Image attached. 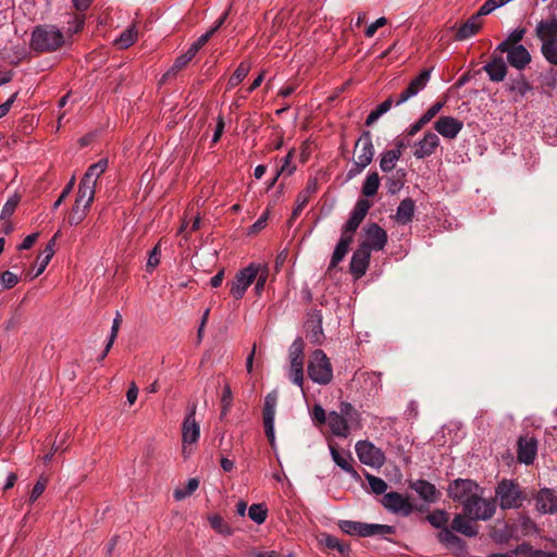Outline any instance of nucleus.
<instances>
[{
  "mask_svg": "<svg viewBox=\"0 0 557 557\" xmlns=\"http://www.w3.org/2000/svg\"><path fill=\"white\" fill-rule=\"evenodd\" d=\"M394 100L392 97L384 100L382 103H380L374 110H372L369 115L366 119V125L370 126L374 122H376L383 114L388 112L394 104Z\"/></svg>",
  "mask_w": 557,
  "mask_h": 557,
  "instance_id": "obj_42",
  "label": "nucleus"
},
{
  "mask_svg": "<svg viewBox=\"0 0 557 557\" xmlns=\"http://www.w3.org/2000/svg\"><path fill=\"white\" fill-rule=\"evenodd\" d=\"M474 521L475 520L468 518L463 511L462 513L455 515L449 529L468 537H474L479 533V527Z\"/></svg>",
  "mask_w": 557,
  "mask_h": 557,
  "instance_id": "obj_27",
  "label": "nucleus"
},
{
  "mask_svg": "<svg viewBox=\"0 0 557 557\" xmlns=\"http://www.w3.org/2000/svg\"><path fill=\"white\" fill-rule=\"evenodd\" d=\"M308 375L318 384L326 385L333 379V368L330 359L322 349H315L308 363Z\"/></svg>",
  "mask_w": 557,
  "mask_h": 557,
  "instance_id": "obj_5",
  "label": "nucleus"
},
{
  "mask_svg": "<svg viewBox=\"0 0 557 557\" xmlns=\"http://www.w3.org/2000/svg\"><path fill=\"white\" fill-rule=\"evenodd\" d=\"M355 149H359L357 160L368 165L372 162L374 157V146L372 143L371 133L369 131L362 132L355 145Z\"/></svg>",
  "mask_w": 557,
  "mask_h": 557,
  "instance_id": "obj_26",
  "label": "nucleus"
},
{
  "mask_svg": "<svg viewBox=\"0 0 557 557\" xmlns=\"http://www.w3.org/2000/svg\"><path fill=\"white\" fill-rule=\"evenodd\" d=\"M539 441L530 434H522L517 440V461L525 466L533 465L537 456Z\"/></svg>",
  "mask_w": 557,
  "mask_h": 557,
  "instance_id": "obj_12",
  "label": "nucleus"
},
{
  "mask_svg": "<svg viewBox=\"0 0 557 557\" xmlns=\"http://www.w3.org/2000/svg\"><path fill=\"white\" fill-rule=\"evenodd\" d=\"M312 419L318 424H324L327 422V414L320 405H314L312 409Z\"/></svg>",
  "mask_w": 557,
  "mask_h": 557,
  "instance_id": "obj_64",
  "label": "nucleus"
},
{
  "mask_svg": "<svg viewBox=\"0 0 557 557\" xmlns=\"http://www.w3.org/2000/svg\"><path fill=\"white\" fill-rule=\"evenodd\" d=\"M259 274V267L256 262L249 263L247 267L240 269L233 281L231 282L230 294L239 300L245 296L248 287L253 283L257 275Z\"/></svg>",
  "mask_w": 557,
  "mask_h": 557,
  "instance_id": "obj_8",
  "label": "nucleus"
},
{
  "mask_svg": "<svg viewBox=\"0 0 557 557\" xmlns=\"http://www.w3.org/2000/svg\"><path fill=\"white\" fill-rule=\"evenodd\" d=\"M309 202V196L306 191H301L298 194L296 198V207L293 210V213L288 220L289 223H292L294 220L297 219V216L300 214V212L304 210V208Z\"/></svg>",
  "mask_w": 557,
  "mask_h": 557,
  "instance_id": "obj_55",
  "label": "nucleus"
},
{
  "mask_svg": "<svg viewBox=\"0 0 557 557\" xmlns=\"http://www.w3.org/2000/svg\"><path fill=\"white\" fill-rule=\"evenodd\" d=\"M535 508L541 515L557 513V492L554 488H541L534 496Z\"/></svg>",
  "mask_w": 557,
  "mask_h": 557,
  "instance_id": "obj_16",
  "label": "nucleus"
},
{
  "mask_svg": "<svg viewBox=\"0 0 557 557\" xmlns=\"http://www.w3.org/2000/svg\"><path fill=\"white\" fill-rule=\"evenodd\" d=\"M196 408L197 405L193 404L188 407V412L183 421L182 425V440L183 444H194L199 440L200 426L196 421ZM183 453H186V446L183 447Z\"/></svg>",
  "mask_w": 557,
  "mask_h": 557,
  "instance_id": "obj_13",
  "label": "nucleus"
},
{
  "mask_svg": "<svg viewBox=\"0 0 557 557\" xmlns=\"http://www.w3.org/2000/svg\"><path fill=\"white\" fill-rule=\"evenodd\" d=\"M496 510L494 499H484L482 494L474 497L470 504L466 505L465 515L472 520H488L491 519Z\"/></svg>",
  "mask_w": 557,
  "mask_h": 557,
  "instance_id": "obj_11",
  "label": "nucleus"
},
{
  "mask_svg": "<svg viewBox=\"0 0 557 557\" xmlns=\"http://www.w3.org/2000/svg\"><path fill=\"white\" fill-rule=\"evenodd\" d=\"M525 34L524 28H516L511 33L508 34L506 39H504L500 44H498L494 50V52L505 53L506 50L517 47L521 45L520 41L523 39Z\"/></svg>",
  "mask_w": 557,
  "mask_h": 557,
  "instance_id": "obj_34",
  "label": "nucleus"
},
{
  "mask_svg": "<svg viewBox=\"0 0 557 557\" xmlns=\"http://www.w3.org/2000/svg\"><path fill=\"white\" fill-rule=\"evenodd\" d=\"M330 453L335 465L338 466L343 471L355 479L359 476L358 472L351 465L352 457L349 451L341 453L334 446H330Z\"/></svg>",
  "mask_w": 557,
  "mask_h": 557,
  "instance_id": "obj_30",
  "label": "nucleus"
},
{
  "mask_svg": "<svg viewBox=\"0 0 557 557\" xmlns=\"http://www.w3.org/2000/svg\"><path fill=\"white\" fill-rule=\"evenodd\" d=\"M400 159L399 150H386L380 154V169L388 173L395 169L397 161Z\"/></svg>",
  "mask_w": 557,
  "mask_h": 557,
  "instance_id": "obj_38",
  "label": "nucleus"
},
{
  "mask_svg": "<svg viewBox=\"0 0 557 557\" xmlns=\"http://www.w3.org/2000/svg\"><path fill=\"white\" fill-rule=\"evenodd\" d=\"M366 479L370 485L371 491L376 495H384L387 490V483L373 474L367 473Z\"/></svg>",
  "mask_w": 557,
  "mask_h": 557,
  "instance_id": "obj_49",
  "label": "nucleus"
},
{
  "mask_svg": "<svg viewBox=\"0 0 557 557\" xmlns=\"http://www.w3.org/2000/svg\"><path fill=\"white\" fill-rule=\"evenodd\" d=\"M425 520L434 528L440 529V531L444 529H449L447 527V522L449 520L448 513L445 510L436 509L433 512L429 513L425 517Z\"/></svg>",
  "mask_w": 557,
  "mask_h": 557,
  "instance_id": "obj_41",
  "label": "nucleus"
},
{
  "mask_svg": "<svg viewBox=\"0 0 557 557\" xmlns=\"http://www.w3.org/2000/svg\"><path fill=\"white\" fill-rule=\"evenodd\" d=\"M160 256H161V245L158 243L149 252L148 260H147V271L152 272L160 263Z\"/></svg>",
  "mask_w": 557,
  "mask_h": 557,
  "instance_id": "obj_54",
  "label": "nucleus"
},
{
  "mask_svg": "<svg viewBox=\"0 0 557 557\" xmlns=\"http://www.w3.org/2000/svg\"><path fill=\"white\" fill-rule=\"evenodd\" d=\"M0 278H1V286L3 289H11L18 283V276L11 271L2 272Z\"/></svg>",
  "mask_w": 557,
  "mask_h": 557,
  "instance_id": "obj_57",
  "label": "nucleus"
},
{
  "mask_svg": "<svg viewBox=\"0 0 557 557\" xmlns=\"http://www.w3.org/2000/svg\"><path fill=\"white\" fill-rule=\"evenodd\" d=\"M189 62V59L184 53L178 55L175 59L173 65L163 74L160 83H164L165 81L175 76L180 71L186 67Z\"/></svg>",
  "mask_w": 557,
  "mask_h": 557,
  "instance_id": "obj_45",
  "label": "nucleus"
},
{
  "mask_svg": "<svg viewBox=\"0 0 557 557\" xmlns=\"http://www.w3.org/2000/svg\"><path fill=\"white\" fill-rule=\"evenodd\" d=\"M371 206L372 202L368 199L361 198L357 200L349 219L342 227V235L333 251L329 269L335 268L344 260L354 240V235L368 214Z\"/></svg>",
  "mask_w": 557,
  "mask_h": 557,
  "instance_id": "obj_1",
  "label": "nucleus"
},
{
  "mask_svg": "<svg viewBox=\"0 0 557 557\" xmlns=\"http://www.w3.org/2000/svg\"><path fill=\"white\" fill-rule=\"evenodd\" d=\"M209 522L211 528L218 531L219 533L230 534V529L224 525L222 517L214 515L209 518Z\"/></svg>",
  "mask_w": 557,
  "mask_h": 557,
  "instance_id": "obj_62",
  "label": "nucleus"
},
{
  "mask_svg": "<svg viewBox=\"0 0 557 557\" xmlns=\"http://www.w3.org/2000/svg\"><path fill=\"white\" fill-rule=\"evenodd\" d=\"M355 449L360 462L366 466L381 468L386 461L384 451L370 441H358Z\"/></svg>",
  "mask_w": 557,
  "mask_h": 557,
  "instance_id": "obj_9",
  "label": "nucleus"
},
{
  "mask_svg": "<svg viewBox=\"0 0 557 557\" xmlns=\"http://www.w3.org/2000/svg\"><path fill=\"white\" fill-rule=\"evenodd\" d=\"M380 182L377 172L369 173L362 184V195L366 197H374L379 190Z\"/></svg>",
  "mask_w": 557,
  "mask_h": 557,
  "instance_id": "obj_40",
  "label": "nucleus"
},
{
  "mask_svg": "<svg viewBox=\"0 0 557 557\" xmlns=\"http://www.w3.org/2000/svg\"><path fill=\"white\" fill-rule=\"evenodd\" d=\"M307 337L313 344H322L324 339V333L322 327V312L321 310L313 309L308 313V320L306 322Z\"/></svg>",
  "mask_w": 557,
  "mask_h": 557,
  "instance_id": "obj_20",
  "label": "nucleus"
},
{
  "mask_svg": "<svg viewBox=\"0 0 557 557\" xmlns=\"http://www.w3.org/2000/svg\"><path fill=\"white\" fill-rule=\"evenodd\" d=\"M47 485V479L40 478L36 484L34 485L30 495H29V503L34 504L45 492Z\"/></svg>",
  "mask_w": 557,
  "mask_h": 557,
  "instance_id": "obj_59",
  "label": "nucleus"
},
{
  "mask_svg": "<svg viewBox=\"0 0 557 557\" xmlns=\"http://www.w3.org/2000/svg\"><path fill=\"white\" fill-rule=\"evenodd\" d=\"M339 529L348 535H358L361 537L385 536L395 533V527L379 523H364L359 521L342 520L338 523Z\"/></svg>",
  "mask_w": 557,
  "mask_h": 557,
  "instance_id": "obj_4",
  "label": "nucleus"
},
{
  "mask_svg": "<svg viewBox=\"0 0 557 557\" xmlns=\"http://www.w3.org/2000/svg\"><path fill=\"white\" fill-rule=\"evenodd\" d=\"M409 487L413 490L418 496L428 504H433L438 499L440 492L431 482L419 479L409 482Z\"/></svg>",
  "mask_w": 557,
  "mask_h": 557,
  "instance_id": "obj_25",
  "label": "nucleus"
},
{
  "mask_svg": "<svg viewBox=\"0 0 557 557\" xmlns=\"http://www.w3.org/2000/svg\"><path fill=\"white\" fill-rule=\"evenodd\" d=\"M493 52L491 60L482 67L493 83L503 82L507 75L508 67L500 54Z\"/></svg>",
  "mask_w": 557,
  "mask_h": 557,
  "instance_id": "obj_21",
  "label": "nucleus"
},
{
  "mask_svg": "<svg viewBox=\"0 0 557 557\" xmlns=\"http://www.w3.org/2000/svg\"><path fill=\"white\" fill-rule=\"evenodd\" d=\"M293 157H294V151L290 150L284 157L283 164L281 165L280 170L277 171V176H280L282 174H285V175L289 176V175H292L295 172L296 166L294 164H292Z\"/></svg>",
  "mask_w": 557,
  "mask_h": 557,
  "instance_id": "obj_56",
  "label": "nucleus"
},
{
  "mask_svg": "<svg viewBox=\"0 0 557 557\" xmlns=\"http://www.w3.org/2000/svg\"><path fill=\"white\" fill-rule=\"evenodd\" d=\"M535 34L539 38H557V15H553L547 21H540L535 27Z\"/></svg>",
  "mask_w": 557,
  "mask_h": 557,
  "instance_id": "obj_36",
  "label": "nucleus"
},
{
  "mask_svg": "<svg viewBox=\"0 0 557 557\" xmlns=\"http://www.w3.org/2000/svg\"><path fill=\"white\" fill-rule=\"evenodd\" d=\"M64 44L60 29L51 25H39L32 34L30 46L35 51H54Z\"/></svg>",
  "mask_w": 557,
  "mask_h": 557,
  "instance_id": "obj_2",
  "label": "nucleus"
},
{
  "mask_svg": "<svg viewBox=\"0 0 557 557\" xmlns=\"http://www.w3.org/2000/svg\"><path fill=\"white\" fill-rule=\"evenodd\" d=\"M495 495L499 500L503 510L519 509L525 496L519 484L513 480L503 479L495 488Z\"/></svg>",
  "mask_w": 557,
  "mask_h": 557,
  "instance_id": "obj_3",
  "label": "nucleus"
},
{
  "mask_svg": "<svg viewBox=\"0 0 557 557\" xmlns=\"http://www.w3.org/2000/svg\"><path fill=\"white\" fill-rule=\"evenodd\" d=\"M339 411L345 417V422L350 428H361V414L360 412L348 401H342L339 404Z\"/></svg>",
  "mask_w": 557,
  "mask_h": 557,
  "instance_id": "obj_32",
  "label": "nucleus"
},
{
  "mask_svg": "<svg viewBox=\"0 0 557 557\" xmlns=\"http://www.w3.org/2000/svg\"><path fill=\"white\" fill-rule=\"evenodd\" d=\"M447 493L451 499L462 504L465 510L467 504H470L479 494H483V490L473 480L456 479L448 485Z\"/></svg>",
  "mask_w": 557,
  "mask_h": 557,
  "instance_id": "obj_6",
  "label": "nucleus"
},
{
  "mask_svg": "<svg viewBox=\"0 0 557 557\" xmlns=\"http://www.w3.org/2000/svg\"><path fill=\"white\" fill-rule=\"evenodd\" d=\"M431 72L432 69L422 70L417 77L410 81L407 88L400 92L398 99L395 101V104L400 106L423 90L430 81Z\"/></svg>",
  "mask_w": 557,
  "mask_h": 557,
  "instance_id": "obj_17",
  "label": "nucleus"
},
{
  "mask_svg": "<svg viewBox=\"0 0 557 557\" xmlns=\"http://www.w3.org/2000/svg\"><path fill=\"white\" fill-rule=\"evenodd\" d=\"M108 168V160L101 159L98 162L88 166L86 173L79 182L78 188L84 189L83 194L88 193L90 197L91 194L96 193V183L97 180L106 172Z\"/></svg>",
  "mask_w": 557,
  "mask_h": 557,
  "instance_id": "obj_15",
  "label": "nucleus"
},
{
  "mask_svg": "<svg viewBox=\"0 0 557 557\" xmlns=\"http://www.w3.org/2000/svg\"><path fill=\"white\" fill-rule=\"evenodd\" d=\"M277 404L276 392H271L264 397L263 418H275V409Z\"/></svg>",
  "mask_w": 557,
  "mask_h": 557,
  "instance_id": "obj_51",
  "label": "nucleus"
},
{
  "mask_svg": "<svg viewBox=\"0 0 557 557\" xmlns=\"http://www.w3.org/2000/svg\"><path fill=\"white\" fill-rule=\"evenodd\" d=\"M445 101H437L433 103L421 116L420 119L428 124L432 121V119L443 109Z\"/></svg>",
  "mask_w": 557,
  "mask_h": 557,
  "instance_id": "obj_58",
  "label": "nucleus"
},
{
  "mask_svg": "<svg viewBox=\"0 0 557 557\" xmlns=\"http://www.w3.org/2000/svg\"><path fill=\"white\" fill-rule=\"evenodd\" d=\"M320 543L330 549H336L342 556H350V546L348 544L342 543L336 536L332 534L321 533Z\"/></svg>",
  "mask_w": 557,
  "mask_h": 557,
  "instance_id": "obj_33",
  "label": "nucleus"
},
{
  "mask_svg": "<svg viewBox=\"0 0 557 557\" xmlns=\"http://www.w3.org/2000/svg\"><path fill=\"white\" fill-rule=\"evenodd\" d=\"M250 69H251L250 62H248V61L240 62L227 82V89H233L237 85H239L247 77Z\"/></svg>",
  "mask_w": 557,
  "mask_h": 557,
  "instance_id": "obj_39",
  "label": "nucleus"
},
{
  "mask_svg": "<svg viewBox=\"0 0 557 557\" xmlns=\"http://www.w3.org/2000/svg\"><path fill=\"white\" fill-rule=\"evenodd\" d=\"M137 39V30L135 27L125 29L119 38L115 39L114 44L120 49H126L131 47Z\"/></svg>",
  "mask_w": 557,
  "mask_h": 557,
  "instance_id": "obj_46",
  "label": "nucleus"
},
{
  "mask_svg": "<svg viewBox=\"0 0 557 557\" xmlns=\"http://www.w3.org/2000/svg\"><path fill=\"white\" fill-rule=\"evenodd\" d=\"M199 486V481L195 478L193 479H189L187 481V484L184 488H176L174 491V498L176 500H182L184 498H186L187 496H190Z\"/></svg>",
  "mask_w": 557,
  "mask_h": 557,
  "instance_id": "obj_50",
  "label": "nucleus"
},
{
  "mask_svg": "<svg viewBox=\"0 0 557 557\" xmlns=\"http://www.w3.org/2000/svg\"><path fill=\"white\" fill-rule=\"evenodd\" d=\"M121 323H122V317L120 313H116L115 318L113 319V323L111 326V333H110V336L108 339V349H111V347L117 336V332L121 326Z\"/></svg>",
  "mask_w": 557,
  "mask_h": 557,
  "instance_id": "obj_61",
  "label": "nucleus"
},
{
  "mask_svg": "<svg viewBox=\"0 0 557 557\" xmlns=\"http://www.w3.org/2000/svg\"><path fill=\"white\" fill-rule=\"evenodd\" d=\"M371 252L364 248L358 247L351 256L349 269L356 278L362 277L370 263Z\"/></svg>",
  "mask_w": 557,
  "mask_h": 557,
  "instance_id": "obj_23",
  "label": "nucleus"
},
{
  "mask_svg": "<svg viewBox=\"0 0 557 557\" xmlns=\"http://www.w3.org/2000/svg\"><path fill=\"white\" fill-rule=\"evenodd\" d=\"M542 41L541 52L544 59L552 65L557 66V38H540Z\"/></svg>",
  "mask_w": 557,
  "mask_h": 557,
  "instance_id": "obj_35",
  "label": "nucleus"
},
{
  "mask_svg": "<svg viewBox=\"0 0 557 557\" xmlns=\"http://www.w3.org/2000/svg\"><path fill=\"white\" fill-rule=\"evenodd\" d=\"M363 240L359 247L367 249L368 251H380L387 243V233L377 223H368L363 230Z\"/></svg>",
  "mask_w": 557,
  "mask_h": 557,
  "instance_id": "obj_10",
  "label": "nucleus"
},
{
  "mask_svg": "<svg viewBox=\"0 0 557 557\" xmlns=\"http://www.w3.org/2000/svg\"><path fill=\"white\" fill-rule=\"evenodd\" d=\"M382 506L391 513L401 517H408L413 511H421V507H417L408 496L392 491L385 493L381 499Z\"/></svg>",
  "mask_w": 557,
  "mask_h": 557,
  "instance_id": "obj_7",
  "label": "nucleus"
},
{
  "mask_svg": "<svg viewBox=\"0 0 557 557\" xmlns=\"http://www.w3.org/2000/svg\"><path fill=\"white\" fill-rule=\"evenodd\" d=\"M249 518L257 524H261L268 517V508L264 504H252L248 509Z\"/></svg>",
  "mask_w": 557,
  "mask_h": 557,
  "instance_id": "obj_47",
  "label": "nucleus"
},
{
  "mask_svg": "<svg viewBox=\"0 0 557 557\" xmlns=\"http://www.w3.org/2000/svg\"><path fill=\"white\" fill-rule=\"evenodd\" d=\"M532 85L527 79L524 74H519L517 77L511 78L507 84V90L510 92H516L520 97H524L529 91L532 90Z\"/></svg>",
  "mask_w": 557,
  "mask_h": 557,
  "instance_id": "obj_37",
  "label": "nucleus"
},
{
  "mask_svg": "<svg viewBox=\"0 0 557 557\" xmlns=\"http://www.w3.org/2000/svg\"><path fill=\"white\" fill-rule=\"evenodd\" d=\"M305 343L301 337H297L290 345L288 354L290 360H305Z\"/></svg>",
  "mask_w": 557,
  "mask_h": 557,
  "instance_id": "obj_52",
  "label": "nucleus"
},
{
  "mask_svg": "<svg viewBox=\"0 0 557 557\" xmlns=\"http://www.w3.org/2000/svg\"><path fill=\"white\" fill-rule=\"evenodd\" d=\"M440 145V138L436 134L428 132L421 140L416 144L413 156L417 159L430 157Z\"/></svg>",
  "mask_w": 557,
  "mask_h": 557,
  "instance_id": "obj_28",
  "label": "nucleus"
},
{
  "mask_svg": "<svg viewBox=\"0 0 557 557\" xmlns=\"http://www.w3.org/2000/svg\"><path fill=\"white\" fill-rule=\"evenodd\" d=\"M507 62L515 69L524 70L532 60L531 53L523 45H518L505 51Z\"/></svg>",
  "mask_w": 557,
  "mask_h": 557,
  "instance_id": "obj_24",
  "label": "nucleus"
},
{
  "mask_svg": "<svg viewBox=\"0 0 557 557\" xmlns=\"http://www.w3.org/2000/svg\"><path fill=\"white\" fill-rule=\"evenodd\" d=\"M541 82L543 86L554 89L557 86V74L550 69L541 75Z\"/></svg>",
  "mask_w": 557,
  "mask_h": 557,
  "instance_id": "obj_60",
  "label": "nucleus"
},
{
  "mask_svg": "<svg viewBox=\"0 0 557 557\" xmlns=\"http://www.w3.org/2000/svg\"><path fill=\"white\" fill-rule=\"evenodd\" d=\"M462 127V121L448 115L440 116L434 123V129L446 139H455Z\"/></svg>",
  "mask_w": 557,
  "mask_h": 557,
  "instance_id": "obj_18",
  "label": "nucleus"
},
{
  "mask_svg": "<svg viewBox=\"0 0 557 557\" xmlns=\"http://www.w3.org/2000/svg\"><path fill=\"white\" fill-rule=\"evenodd\" d=\"M416 202L411 198L403 199L396 210L395 220L398 224L406 225L413 219Z\"/></svg>",
  "mask_w": 557,
  "mask_h": 557,
  "instance_id": "obj_31",
  "label": "nucleus"
},
{
  "mask_svg": "<svg viewBox=\"0 0 557 557\" xmlns=\"http://www.w3.org/2000/svg\"><path fill=\"white\" fill-rule=\"evenodd\" d=\"M437 541L451 550L454 555L461 556L467 553V543L456 535L451 529H444L436 535Z\"/></svg>",
  "mask_w": 557,
  "mask_h": 557,
  "instance_id": "obj_19",
  "label": "nucleus"
},
{
  "mask_svg": "<svg viewBox=\"0 0 557 557\" xmlns=\"http://www.w3.org/2000/svg\"><path fill=\"white\" fill-rule=\"evenodd\" d=\"M327 424L333 435L343 438L349 436V425L345 422V417L341 413V411L329 412Z\"/></svg>",
  "mask_w": 557,
  "mask_h": 557,
  "instance_id": "obj_29",
  "label": "nucleus"
},
{
  "mask_svg": "<svg viewBox=\"0 0 557 557\" xmlns=\"http://www.w3.org/2000/svg\"><path fill=\"white\" fill-rule=\"evenodd\" d=\"M232 401H233L232 389H231V386L228 384H226L223 387L222 397H221V404H222L221 417H220L221 419H223L228 413V411L232 407Z\"/></svg>",
  "mask_w": 557,
  "mask_h": 557,
  "instance_id": "obj_53",
  "label": "nucleus"
},
{
  "mask_svg": "<svg viewBox=\"0 0 557 557\" xmlns=\"http://www.w3.org/2000/svg\"><path fill=\"white\" fill-rule=\"evenodd\" d=\"M486 14H480V9L472 14L455 33V40L462 41L476 35L482 28L481 17Z\"/></svg>",
  "mask_w": 557,
  "mask_h": 557,
  "instance_id": "obj_22",
  "label": "nucleus"
},
{
  "mask_svg": "<svg viewBox=\"0 0 557 557\" xmlns=\"http://www.w3.org/2000/svg\"><path fill=\"white\" fill-rule=\"evenodd\" d=\"M387 23V20L382 16V17H379L375 22L371 23L364 30V35L366 37L368 38H371L374 36V34L376 33V30L380 28V27H383L385 26Z\"/></svg>",
  "mask_w": 557,
  "mask_h": 557,
  "instance_id": "obj_63",
  "label": "nucleus"
},
{
  "mask_svg": "<svg viewBox=\"0 0 557 557\" xmlns=\"http://www.w3.org/2000/svg\"><path fill=\"white\" fill-rule=\"evenodd\" d=\"M83 193L84 189L78 188L75 203L72 207V210L69 215L70 225H78L85 220L88 210L95 199V194H91V196L89 197L87 191L86 194Z\"/></svg>",
  "mask_w": 557,
  "mask_h": 557,
  "instance_id": "obj_14",
  "label": "nucleus"
},
{
  "mask_svg": "<svg viewBox=\"0 0 557 557\" xmlns=\"http://www.w3.org/2000/svg\"><path fill=\"white\" fill-rule=\"evenodd\" d=\"M58 234H55L50 240L49 243L47 244L45 250H44V255L42 256V260L36 271V273L34 275H32L30 278H35L37 276H39L47 268V265L49 264L50 260L52 259L53 255H54V245H55V238H57Z\"/></svg>",
  "mask_w": 557,
  "mask_h": 557,
  "instance_id": "obj_44",
  "label": "nucleus"
},
{
  "mask_svg": "<svg viewBox=\"0 0 557 557\" xmlns=\"http://www.w3.org/2000/svg\"><path fill=\"white\" fill-rule=\"evenodd\" d=\"M256 264L259 267V274L256 277V284H255V293L256 295L260 296L264 289L265 283L269 277V267L265 263H258Z\"/></svg>",
  "mask_w": 557,
  "mask_h": 557,
  "instance_id": "obj_48",
  "label": "nucleus"
},
{
  "mask_svg": "<svg viewBox=\"0 0 557 557\" xmlns=\"http://www.w3.org/2000/svg\"><path fill=\"white\" fill-rule=\"evenodd\" d=\"M304 364L305 360L289 361V379L299 387H302L304 385Z\"/></svg>",
  "mask_w": 557,
  "mask_h": 557,
  "instance_id": "obj_43",
  "label": "nucleus"
}]
</instances>
